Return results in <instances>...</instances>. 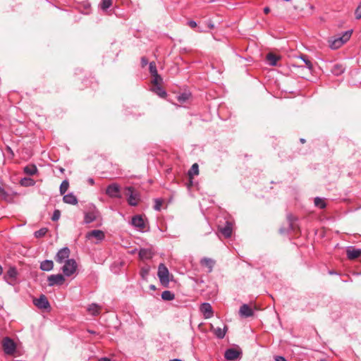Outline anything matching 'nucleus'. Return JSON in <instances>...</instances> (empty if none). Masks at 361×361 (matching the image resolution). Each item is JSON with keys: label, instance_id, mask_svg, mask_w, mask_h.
<instances>
[{"label": "nucleus", "instance_id": "obj_23", "mask_svg": "<svg viewBox=\"0 0 361 361\" xmlns=\"http://www.w3.org/2000/svg\"><path fill=\"white\" fill-rule=\"evenodd\" d=\"M266 59L269 65L275 66H276L277 61L280 58L272 53H269L267 55Z\"/></svg>", "mask_w": 361, "mask_h": 361}, {"label": "nucleus", "instance_id": "obj_43", "mask_svg": "<svg viewBox=\"0 0 361 361\" xmlns=\"http://www.w3.org/2000/svg\"><path fill=\"white\" fill-rule=\"evenodd\" d=\"M61 216V212L59 210L56 209L51 216V220L54 221H58Z\"/></svg>", "mask_w": 361, "mask_h": 361}, {"label": "nucleus", "instance_id": "obj_11", "mask_svg": "<svg viewBox=\"0 0 361 361\" xmlns=\"http://www.w3.org/2000/svg\"><path fill=\"white\" fill-rule=\"evenodd\" d=\"M200 311L205 319L211 318L213 316L212 307L209 303L204 302L200 306Z\"/></svg>", "mask_w": 361, "mask_h": 361}, {"label": "nucleus", "instance_id": "obj_24", "mask_svg": "<svg viewBox=\"0 0 361 361\" xmlns=\"http://www.w3.org/2000/svg\"><path fill=\"white\" fill-rule=\"evenodd\" d=\"M200 263L202 266H205L209 269V272H212L214 264V260L210 258L204 257L201 259Z\"/></svg>", "mask_w": 361, "mask_h": 361}, {"label": "nucleus", "instance_id": "obj_9", "mask_svg": "<svg viewBox=\"0 0 361 361\" xmlns=\"http://www.w3.org/2000/svg\"><path fill=\"white\" fill-rule=\"evenodd\" d=\"M64 276V274H52L49 276L47 279L49 286H53L55 285H61L65 281Z\"/></svg>", "mask_w": 361, "mask_h": 361}, {"label": "nucleus", "instance_id": "obj_12", "mask_svg": "<svg viewBox=\"0 0 361 361\" xmlns=\"http://www.w3.org/2000/svg\"><path fill=\"white\" fill-rule=\"evenodd\" d=\"M240 355V352L234 348H228L225 351L224 357L228 360H235Z\"/></svg>", "mask_w": 361, "mask_h": 361}, {"label": "nucleus", "instance_id": "obj_44", "mask_svg": "<svg viewBox=\"0 0 361 361\" xmlns=\"http://www.w3.org/2000/svg\"><path fill=\"white\" fill-rule=\"evenodd\" d=\"M148 273H149V269H145V268H142L141 269L140 274H141V276L143 279H145L148 275Z\"/></svg>", "mask_w": 361, "mask_h": 361}, {"label": "nucleus", "instance_id": "obj_60", "mask_svg": "<svg viewBox=\"0 0 361 361\" xmlns=\"http://www.w3.org/2000/svg\"><path fill=\"white\" fill-rule=\"evenodd\" d=\"M0 188H2V187L0 185Z\"/></svg>", "mask_w": 361, "mask_h": 361}, {"label": "nucleus", "instance_id": "obj_34", "mask_svg": "<svg viewBox=\"0 0 361 361\" xmlns=\"http://www.w3.org/2000/svg\"><path fill=\"white\" fill-rule=\"evenodd\" d=\"M69 183L68 180H64L60 185L59 190L61 195H63L68 189Z\"/></svg>", "mask_w": 361, "mask_h": 361}, {"label": "nucleus", "instance_id": "obj_37", "mask_svg": "<svg viewBox=\"0 0 361 361\" xmlns=\"http://www.w3.org/2000/svg\"><path fill=\"white\" fill-rule=\"evenodd\" d=\"M152 76H153V80L152 81V86L153 85H161V83L162 82L161 77L158 73H157V75H154Z\"/></svg>", "mask_w": 361, "mask_h": 361}, {"label": "nucleus", "instance_id": "obj_38", "mask_svg": "<svg viewBox=\"0 0 361 361\" xmlns=\"http://www.w3.org/2000/svg\"><path fill=\"white\" fill-rule=\"evenodd\" d=\"M300 59H301L304 63H305V66L306 67L309 69V70H312V62L307 59V57L305 56V55H301L300 56Z\"/></svg>", "mask_w": 361, "mask_h": 361}, {"label": "nucleus", "instance_id": "obj_16", "mask_svg": "<svg viewBox=\"0 0 361 361\" xmlns=\"http://www.w3.org/2000/svg\"><path fill=\"white\" fill-rule=\"evenodd\" d=\"M102 310V306L97 303H91L87 307V311L91 315L96 317L100 314Z\"/></svg>", "mask_w": 361, "mask_h": 361}, {"label": "nucleus", "instance_id": "obj_52", "mask_svg": "<svg viewBox=\"0 0 361 361\" xmlns=\"http://www.w3.org/2000/svg\"><path fill=\"white\" fill-rule=\"evenodd\" d=\"M88 182L91 184V185H94V181L92 178H89L88 180Z\"/></svg>", "mask_w": 361, "mask_h": 361}, {"label": "nucleus", "instance_id": "obj_14", "mask_svg": "<svg viewBox=\"0 0 361 361\" xmlns=\"http://www.w3.org/2000/svg\"><path fill=\"white\" fill-rule=\"evenodd\" d=\"M239 314L242 317L247 318L253 316L254 312L252 309L247 304H243L239 310Z\"/></svg>", "mask_w": 361, "mask_h": 361}, {"label": "nucleus", "instance_id": "obj_3", "mask_svg": "<svg viewBox=\"0 0 361 361\" xmlns=\"http://www.w3.org/2000/svg\"><path fill=\"white\" fill-rule=\"evenodd\" d=\"M2 348L6 355H13L16 349V344L10 337H4L1 342Z\"/></svg>", "mask_w": 361, "mask_h": 361}, {"label": "nucleus", "instance_id": "obj_35", "mask_svg": "<svg viewBox=\"0 0 361 361\" xmlns=\"http://www.w3.org/2000/svg\"><path fill=\"white\" fill-rule=\"evenodd\" d=\"M47 231L48 229L47 228H42L39 230L36 231L34 233V235L37 238H42L46 235Z\"/></svg>", "mask_w": 361, "mask_h": 361}, {"label": "nucleus", "instance_id": "obj_58", "mask_svg": "<svg viewBox=\"0 0 361 361\" xmlns=\"http://www.w3.org/2000/svg\"><path fill=\"white\" fill-rule=\"evenodd\" d=\"M63 171H64V169H62V168H61V169H60V171L63 172Z\"/></svg>", "mask_w": 361, "mask_h": 361}, {"label": "nucleus", "instance_id": "obj_17", "mask_svg": "<svg viewBox=\"0 0 361 361\" xmlns=\"http://www.w3.org/2000/svg\"><path fill=\"white\" fill-rule=\"evenodd\" d=\"M98 212L94 208L85 214L84 221L85 224H90L97 219Z\"/></svg>", "mask_w": 361, "mask_h": 361}, {"label": "nucleus", "instance_id": "obj_20", "mask_svg": "<svg viewBox=\"0 0 361 361\" xmlns=\"http://www.w3.org/2000/svg\"><path fill=\"white\" fill-rule=\"evenodd\" d=\"M63 200L65 203L72 205H75L78 203V198L72 192L65 195L63 197Z\"/></svg>", "mask_w": 361, "mask_h": 361}, {"label": "nucleus", "instance_id": "obj_15", "mask_svg": "<svg viewBox=\"0 0 361 361\" xmlns=\"http://www.w3.org/2000/svg\"><path fill=\"white\" fill-rule=\"evenodd\" d=\"M219 231L225 238H230L232 235V224L227 221L224 227L219 228Z\"/></svg>", "mask_w": 361, "mask_h": 361}, {"label": "nucleus", "instance_id": "obj_5", "mask_svg": "<svg viewBox=\"0 0 361 361\" xmlns=\"http://www.w3.org/2000/svg\"><path fill=\"white\" fill-rule=\"evenodd\" d=\"M71 254V250L68 247H64L61 249H60L55 257V261L59 264H63L66 262V260H69V256Z\"/></svg>", "mask_w": 361, "mask_h": 361}, {"label": "nucleus", "instance_id": "obj_55", "mask_svg": "<svg viewBox=\"0 0 361 361\" xmlns=\"http://www.w3.org/2000/svg\"><path fill=\"white\" fill-rule=\"evenodd\" d=\"M300 140V142L302 143H305V140L304 138H301Z\"/></svg>", "mask_w": 361, "mask_h": 361}, {"label": "nucleus", "instance_id": "obj_25", "mask_svg": "<svg viewBox=\"0 0 361 361\" xmlns=\"http://www.w3.org/2000/svg\"><path fill=\"white\" fill-rule=\"evenodd\" d=\"M227 331V326H225L224 329L220 327H217L214 330V334L216 336V338L219 339H222L224 338L226 333Z\"/></svg>", "mask_w": 361, "mask_h": 361}, {"label": "nucleus", "instance_id": "obj_22", "mask_svg": "<svg viewBox=\"0 0 361 361\" xmlns=\"http://www.w3.org/2000/svg\"><path fill=\"white\" fill-rule=\"evenodd\" d=\"M39 268L44 271H49L54 268V262L52 260L46 259L40 263Z\"/></svg>", "mask_w": 361, "mask_h": 361}, {"label": "nucleus", "instance_id": "obj_42", "mask_svg": "<svg viewBox=\"0 0 361 361\" xmlns=\"http://www.w3.org/2000/svg\"><path fill=\"white\" fill-rule=\"evenodd\" d=\"M150 252L146 249H141L139 252V255L141 258H147Z\"/></svg>", "mask_w": 361, "mask_h": 361}, {"label": "nucleus", "instance_id": "obj_4", "mask_svg": "<svg viewBox=\"0 0 361 361\" xmlns=\"http://www.w3.org/2000/svg\"><path fill=\"white\" fill-rule=\"evenodd\" d=\"M18 274V273L16 267H10L4 278L9 285L14 286L17 282Z\"/></svg>", "mask_w": 361, "mask_h": 361}, {"label": "nucleus", "instance_id": "obj_6", "mask_svg": "<svg viewBox=\"0 0 361 361\" xmlns=\"http://www.w3.org/2000/svg\"><path fill=\"white\" fill-rule=\"evenodd\" d=\"M106 194L111 198H121V187L118 183L109 185L106 189Z\"/></svg>", "mask_w": 361, "mask_h": 361}, {"label": "nucleus", "instance_id": "obj_40", "mask_svg": "<svg viewBox=\"0 0 361 361\" xmlns=\"http://www.w3.org/2000/svg\"><path fill=\"white\" fill-rule=\"evenodd\" d=\"M355 18L357 20H360L361 18V1L359 3L355 11Z\"/></svg>", "mask_w": 361, "mask_h": 361}, {"label": "nucleus", "instance_id": "obj_18", "mask_svg": "<svg viewBox=\"0 0 361 361\" xmlns=\"http://www.w3.org/2000/svg\"><path fill=\"white\" fill-rule=\"evenodd\" d=\"M86 238L88 239L94 238L98 240H102L104 238V233L101 230H93V231L88 232L86 234Z\"/></svg>", "mask_w": 361, "mask_h": 361}, {"label": "nucleus", "instance_id": "obj_2", "mask_svg": "<svg viewBox=\"0 0 361 361\" xmlns=\"http://www.w3.org/2000/svg\"><path fill=\"white\" fill-rule=\"evenodd\" d=\"M77 263L74 259L66 260L64 265L61 267V270L65 276L69 277L73 275L77 269Z\"/></svg>", "mask_w": 361, "mask_h": 361}, {"label": "nucleus", "instance_id": "obj_36", "mask_svg": "<svg viewBox=\"0 0 361 361\" xmlns=\"http://www.w3.org/2000/svg\"><path fill=\"white\" fill-rule=\"evenodd\" d=\"M190 95V94L187 92H183L177 97V99L179 102L184 103L189 99Z\"/></svg>", "mask_w": 361, "mask_h": 361}, {"label": "nucleus", "instance_id": "obj_10", "mask_svg": "<svg viewBox=\"0 0 361 361\" xmlns=\"http://www.w3.org/2000/svg\"><path fill=\"white\" fill-rule=\"evenodd\" d=\"M33 303L39 309H47L50 307L49 302L44 295H41L39 298L35 299Z\"/></svg>", "mask_w": 361, "mask_h": 361}, {"label": "nucleus", "instance_id": "obj_32", "mask_svg": "<svg viewBox=\"0 0 361 361\" xmlns=\"http://www.w3.org/2000/svg\"><path fill=\"white\" fill-rule=\"evenodd\" d=\"M287 220L288 221V229L295 231V226L294 221L296 220L295 216L291 214H288L287 215Z\"/></svg>", "mask_w": 361, "mask_h": 361}, {"label": "nucleus", "instance_id": "obj_7", "mask_svg": "<svg viewBox=\"0 0 361 361\" xmlns=\"http://www.w3.org/2000/svg\"><path fill=\"white\" fill-rule=\"evenodd\" d=\"M125 195L127 197L128 203L130 206H136L137 204V195L135 192L133 187H126Z\"/></svg>", "mask_w": 361, "mask_h": 361}, {"label": "nucleus", "instance_id": "obj_45", "mask_svg": "<svg viewBox=\"0 0 361 361\" xmlns=\"http://www.w3.org/2000/svg\"><path fill=\"white\" fill-rule=\"evenodd\" d=\"M0 195L4 198H6L8 195L7 192L3 188H0Z\"/></svg>", "mask_w": 361, "mask_h": 361}, {"label": "nucleus", "instance_id": "obj_13", "mask_svg": "<svg viewBox=\"0 0 361 361\" xmlns=\"http://www.w3.org/2000/svg\"><path fill=\"white\" fill-rule=\"evenodd\" d=\"M132 224L140 231L144 230L146 227L145 220L140 215H135L132 218Z\"/></svg>", "mask_w": 361, "mask_h": 361}, {"label": "nucleus", "instance_id": "obj_53", "mask_svg": "<svg viewBox=\"0 0 361 361\" xmlns=\"http://www.w3.org/2000/svg\"><path fill=\"white\" fill-rule=\"evenodd\" d=\"M88 332L92 334H95L96 332L94 331H92V330H88Z\"/></svg>", "mask_w": 361, "mask_h": 361}, {"label": "nucleus", "instance_id": "obj_56", "mask_svg": "<svg viewBox=\"0 0 361 361\" xmlns=\"http://www.w3.org/2000/svg\"><path fill=\"white\" fill-rule=\"evenodd\" d=\"M170 361H182V360L180 359H173V360H171Z\"/></svg>", "mask_w": 361, "mask_h": 361}, {"label": "nucleus", "instance_id": "obj_59", "mask_svg": "<svg viewBox=\"0 0 361 361\" xmlns=\"http://www.w3.org/2000/svg\"><path fill=\"white\" fill-rule=\"evenodd\" d=\"M334 271H330V274H334Z\"/></svg>", "mask_w": 361, "mask_h": 361}, {"label": "nucleus", "instance_id": "obj_28", "mask_svg": "<svg viewBox=\"0 0 361 361\" xmlns=\"http://www.w3.org/2000/svg\"><path fill=\"white\" fill-rule=\"evenodd\" d=\"M345 71V68L341 64H335L332 68V73L335 75H340Z\"/></svg>", "mask_w": 361, "mask_h": 361}, {"label": "nucleus", "instance_id": "obj_46", "mask_svg": "<svg viewBox=\"0 0 361 361\" xmlns=\"http://www.w3.org/2000/svg\"><path fill=\"white\" fill-rule=\"evenodd\" d=\"M148 63V60L146 57H142L141 59V65L142 67H145Z\"/></svg>", "mask_w": 361, "mask_h": 361}, {"label": "nucleus", "instance_id": "obj_50", "mask_svg": "<svg viewBox=\"0 0 361 361\" xmlns=\"http://www.w3.org/2000/svg\"><path fill=\"white\" fill-rule=\"evenodd\" d=\"M269 11H270V9H269V7H265V8H264V12L265 13H267H267H269Z\"/></svg>", "mask_w": 361, "mask_h": 361}, {"label": "nucleus", "instance_id": "obj_54", "mask_svg": "<svg viewBox=\"0 0 361 361\" xmlns=\"http://www.w3.org/2000/svg\"><path fill=\"white\" fill-rule=\"evenodd\" d=\"M3 273V268L0 265V275Z\"/></svg>", "mask_w": 361, "mask_h": 361}, {"label": "nucleus", "instance_id": "obj_21", "mask_svg": "<svg viewBox=\"0 0 361 361\" xmlns=\"http://www.w3.org/2000/svg\"><path fill=\"white\" fill-rule=\"evenodd\" d=\"M151 90L161 98H164L167 95L166 90L161 85H153Z\"/></svg>", "mask_w": 361, "mask_h": 361}, {"label": "nucleus", "instance_id": "obj_51", "mask_svg": "<svg viewBox=\"0 0 361 361\" xmlns=\"http://www.w3.org/2000/svg\"><path fill=\"white\" fill-rule=\"evenodd\" d=\"M279 231H280V233H281V234H284V233H286L287 232V231H286V229H285V228H280Z\"/></svg>", "mask_w": 361, "mask_h": 361}, {"label": "nucleus", "instance_id": "obj_1", "mask_svg": "<svg viewBox=\"0 0 361 361\" xmlns=\"http://www.w3.org/2000/svg\"><path fill=\"white\" fill-rule=\"evenodd\" d=\"M353 31L348 30L345 31L342 36L330 38L329 39V45L331 49L336 50L343 46L348 39H350Z\"/></svg>", "mask_w": 361, "mask_h": 361}, {"label": "nucleus", "instance_id": "obj_26", "mask_svg": "<svg viewBox=\"0 0 361 361\" xmlns=\"http://www.w3.org/2000/svg\"><path fill=\"white\" fill-rule=\"evenodd\" d=\"M113 0H102L99 4V8L104 12H107L108 9L112 6Z\"/></svg>", "mask_w": 361, "mask_h": 361}, {"label": "nucleus", "instance_id": "obj_33", "mask_svg": "<svg viewBox=\"0 0 361 361\" xmlns=\"http://www.w3.org/2000/svg\"><path fill=\"white\" fill-rule=\"evenodd\" d=\"M35 183V180L30 178H24L20 180V184L23 186H32Z\"/></svg>", "mask_w": 361, "mask_h": 361}, {"label": "nucleus", "instance_id": "obj_29", "mask_svg": "<svg viewBox=\"0 0 361 361\" xmlns=\"http://www.w3.org/2000/svg\"><path fill=\"white\" fill-rule=\"evenodd\" d=\"M199 173V166L197 163L192 165L191 168L188 171V176L192 178L194 176H197Z\"/></svg>", "mask_w": 361, "mask_h": 361}, {"label": "nucleus", "instance_id": "obj_8", "mask_svg": "<svg viewBox=\"0 0 361 361\" xmlns=\"http://www.w3.org/2000/svg\"><path fill=\"white\" fill-rule=\"evenodd\" d=\"M157 276L161 283L169 282V272L164 264H160L158 267Z\"/></svg>", "mask_w": 361, "mask_h": 361}, {"label": "nucleus", "instance_id": "obj_19", "mask_svg": "<svg viewBox=\"0 0 361 361\" xmlns=\"http://www.w3.org/2000/svg\"><path fill=\"white\" fill-rule=\"evenodd\" d=\"M346 252L349 259H355L361 256V249H355L350 247L348 248Z\"/></svg>", "mask_w": 361, "mask_h": 361}, {"label": "nucleus", "instance_id": "obj_27", "mask_svg": "<svg viewBox=\"0 0 361 361\" xmlns=\"http://www.w3.org/2000/svg\"><path fill=\"white\" fill-rule=\"evenodd\" d=\"M24 172L30 176H32L37 172V166L34 164L27 165L24 168Z\"/></svg>", "mask_w": 361, "mask_h": 361}, {"label": "nucleus", "instance_id": "obj_30", "mask_svg": "<svg viewBox=\"0 0 361 361\" xmlns=\"http://www.w3.org/2000/svg\"><path fill=\"white\" fill-rule=\"evenodd\" d=\"M314 205L319 209H324L326 207L324 199L317 197L314 200Z\"/></svg>", "mask_w": 361, "mask_h": 361}, {"label": "nucleus", "instance_id": "obj_47", "mask_svg": "<svg viewBox=\"0 0 361 361\" xmlns=\"http://www.w3.org/2000/svg\"><path fill=\"white\" fill-rule=\"evenodd\" d=\"M274 360L275 361H287V360L283 356L281 355L275 356Z\"/></svg>", "mask_w": 361, "mask_h": 361}, {"label": "nucleus", "instance_id": "obj_48", "mask_svg": "<svg viewBox=\"0 0 361 361\" xmlns=\"http://www.w3.org/2000/svg\"><path fill=\"white\" fill-rule=\"evenodd\" d=\"M188 24L192 28H195L197 26V23L195 20H190Z\"/></svg>", "mask_w": 361, "mask_h": 361}, {"label": "nucleus", "instance_id": "obj_49", "mask_svg": "<svg viewBox=\"0 0 361 361\" xmlns=\"http://www.w3.org/2000/svg\"><path fill=\"white\" fill-rule=\"evenodd\" d=\"M97 361H111V360L106 357L99 358Z\"/></svg>", "mask_w": 361, "mask_h": 361}, {"label": "nucleus", "instance_id": "obj_31", "mask_svg": "<svg viewBox=\"0 0 361 361\" xmlns=\"http://www.w3.org/2000/svg\"><path fill=\"white\" fill-rule=\"evenodd\" d=\"M175 298V295L170 290H164L161 293V298L164 300H172Z\"/></svg>", "mask_w": 361, "mask_h": 361}, {"label": "nucleus", "instance_id": "obj_39", "mask_svg": "<svg viewBox=\"0 0 361 361\" xmlns=\"http://www.w3.org/2000/svg\"><path fill=\"white\" fill-rule=\"evenodd\" d=\"M149 71L152 75H157V73H158L156 63L154 61L149 63Z\"/></svg>", "mask_w": 361, "mask_h": 361}, {"label": "nucleus", "instance_id": "obj_41", "mask_svg": "<svg viewBox=\"0 0 361 361\" xmlns=\"http://www.w3.org/2000/svg\"><path fill=\"white\" fill-rule=\"evenodd\" d=\"M154 202H155V204L154 205V209L156 211H160L161 207L162 206V203H163L162 200L160 199H156Z\"/></svg>", "mask_w": 361, "mask_h": 361}, {"label": "nucleus", "instance_id": "obj_57", "mask_svg": "<svg viewBox=\"0 0 361 361\" xmlns=\"http://www.w3.org/2000/svg\"><path fill=\"white\" fill-rule=\"evenodd\" d=\"M150 288H151L152 289H154V288H155V286H154V285H151Z\"/></svg>", "mask_w": 361, "mask_h": 361}]
</instances>
